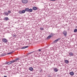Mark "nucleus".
Returning a JSON list of instances; mask_svg holds the SVG:
<instances>
[{
	"mask_svg": "<svg viewBox=\"0 0 77 77\" xmlns=\"http://www.w3.org/2000/svg\"><path fill=\"white\" fill-rule=\"evenodd\" d=\"M8 14H10L11 12V11H8Z\"/></svg>",
	"mask_w": 77,
	"mask_h": 77,
	"instance_id": "cd10ccee",
	"label": "nucleus"
},
{
	"mask_svg": "<svg viewBox=\"0 0 77 77\" xmlns=\"http://www.w3.org/2000/svg\"><path fill=\"white\" fill-rule=\"evenodd\" d=\"M51 38V36H50V35H49L47 38V39H50V38Z\"/></svg>",
	"mask_w": 77,
	"mask_h": 77,
	"instance_id": "6ab92c4d",
	"label": "nucleus"
},
{
	"mask_svg": "<svg viewBox=\"0 0 77 77\" xmlns=\"http://www.w3.org/2000/svg\"><path fill=\"white\" fill-rule=\"evenodd\" d=\"M69 74L70 75H74V73L73 72H69Z\"/></svg>",
	"mask_w": 77,
	"mask_h": 77,
	"instance_id": "6e6552de",
	"label": "nucleus"
},
{
	"mask_svg": "<svg viewBox=\"0 0 77 77\" xmlns=\"http://www.w3.org/2000/svg\"><path fill=\"white\" fill-rule=\"evenodd\" d=\"M12 36H13V37H16L17 36V35H13Z\"/></svg>",
	"mask_w": 77,
	"mask_h": 77,
	"instance_id": "393cba45",
	"label": "nucleus"
},
{
	"mask_svg": "<svg viewBox=\"0 0 77 77\" xmlns=\"http://www.w3.org/2000/svg\"><path fill=\"white\" fill-rule=\"evenodd\" d=\"M49 35L50 36H51V37H52V36H53V33H51Z\"/></svg>",
	"mask_w": 77,
	"mask_h": 77,
	"instance_id": "dca6fc26",
	"label": "nucleus"
},
{
	"mask_svg": "<svg viewBox=\"0 0 77 77\" xmlns=\"http://www.w3.org/2000/svg\"><path fill=\"white\" fill-rule=\"evenodd\" d=\"M4 14H5V15H6L7 16H8V15H9V13H7L6 12H5Z\"/></svg>",
	"mask_w": 77,
	"mask_h": 77,
	"instance_id": "4468645a",
	"label": "nucleus"
},
{
	"mask_svg": "<svg viewBox=\"0 0 77 77\" xmlns=\"http://www.w3.org/2000/svg\"><path fill=\"white\" fill-rule=\"evenodd\" d=\"M49 1H52V2H54V1H56V0H49Z\"/></svg>",
	"mask_w": 77,
	"mask_h": 77,
	"instance_id": "c85d7f7f",
	"label": "nucleus"
},
{
	"mask_svg": "<svg viewBox=\"0 0 77 77\" xmlns=\"http://www.w3.org/2000/svg\"><path fill=\"white\" fill-rule=\"evenodd\" d=\"M69 54L70 56H73V54L72 53V52L69 53Z\"/></svg>",
	"mask_w": 77,
	"mask_h": 77,
	"instance_id": "2eb2a0df",
	"label": "nucleus"
},
{
	"mask_svg": "<svg viewBox=\"0 0 77 77\" xmlns=\"http://www.w3.org/2000/svg\"><path fill=\"white\" fill-rule=\"evenodd\" d=\"M18 59H19V58H16L15 59L16 60H16H16H18Z\"/></svg>",
	"mask_w": 77,
	"mask_h": 77,
	"instance_id": "bb28decb",
	"label": "nucleus"
},
{
	"mask_svg": "<svg viewBox=\"0 0 77 77\" xmlns=\"http://www.w3.org/2000/svg\"><path fill=\"white\" fill-rule=\"evenodd\" d=\"M12 53V52L8 53H7V54H11V53Z\"/></svg>",
	"mask_w": 77,
	"mask_h": 77,
	"instance_id": "a878e982",
	"label": "nucleus"
},
{
	"mask_svg": "<svg viewBox=\"0 0 77 77\" xmlns=\"http://www.w3.org/2000/svg\"><path fill=\"white\" fill-rule=\"evenodd\" d=\"M22 2L23 3H24L25 4L27 3L28 2L27 0H22Z\"/></svg>",
	"mask_w": 77,
	"mask_h": 77,
	"instance_id": "7ed1b4c3",
	"label": "nucleus"
},
{
	"mask_svg": "<svg viewBox=\"0 0 77 77\" xmlns=\"http://www.w3.org/2000/svg\"><path fill=\"white\" fill-rule=\"evenodd\" d=\"M29 12H32V11H33V10L32 9H29Z\"/></svg>",
	"mask_w": 77,
	"mask_h": 77,
	"instance_id": "a211bd4d",
	"label": "nucleus"
},
{
	"mask_svg": "<svg viewBox=\"0 0 77 77\" xmlns=\"http://www.w3.org/2000/svg\"><path fill=\"white\" fill-rule=\"evenodd\" d=\"M6 53H4L2 54L1 55V56H6Z\"/></svg>",
	"mask_w": 77,
	"mask_h": 77,
	"instance_id": "f3484780",
	"label": "nucleus"
},
{
	"mask_svg": "<svg viewBox=\"0 0 77 77\" xmlns=\"http://www.w3.org/2000/svg\"><path fill=\"white\" fill-rule=\"evenodd\" d=\"M63 35H64L65 36H66V35H67V32L66 31H64L63 32Z\"/></svg>",
	"mask_w": 77,
	"mask_h": 77,
	"instance_id": "20e7f679",
	"label": "nucleus"
},
{
	"mask_svg": "<svg viewBox=\"0 0 77 77\" xmlns=\"http://www.w3.org/2000/svg\"><path fill=\"white\" fill-rule=\"evenodd\" d=\"M4 20L5 21H8L9 20V18L8 17H6L4 19Z\"/></svg>",
	"mask_w": 77,
	"mask_h": 77,
	"instance_id": "423d86ee",
	"label": "nucleus"
},
{
	"mask_svg": "<svg viewBox=\"0 0 77 77\" xmlns=\"http://www.w3.org/2000/svg\"><path fill=\"white\" fill-rule=\"evenodd\" d=\"M15 62H16V60H14L11 61H9L7 63H6V64H7L8 65H11V64H12V63H15Z\"/></svg>",
	"mask_w": 77,
	"mask_h": 77,
	"instance_id": "f257e3e1",
	"label": "nucleus"
},
{
	"mask_svg": "<svg viewBox=\"0 0 77 77\" xmlns=\"http://www.w3.org/2000/svg\"><path fill=\"white\" fill-rule=\"evenodd\" d=\"M2 41L5 43H6L8 42V40L5 38H3L2 40Z\"/></svg>",
	"mask_w": 77,
	"mask_h": 77,
	"instance_id": "f03ea898",
	"label": "nucleus"
},
{
	"mask_svg": "<svg viewBox=\"0 0 77 77\" xmlns=\"http://www.w3.org/2000/svg\"><path fill=\"white\" fill-rule=\"evenodd\" d=\"M38 51H41V49H39Z\"/></svg>",
	"mask_w": 77,
	"mask_h": 77,
	"instance_id": "c756f323",
	"label": "nucleus"
},
{
	"mask_svg": "<svg viewBox=\"0 0 77 77\" xmlns=\"http://www.w3.org/2000/svg\"><path fill=\"white\" fill-rule=\"evenodd\" d=\"M57 42V40H56L53 42V43H54H54H56V42Z\"/></svg>",
	"mask_w": 77,
	"mask_h": 77,
	"instance_id": "aec40b11",
	"label": "nucleus"
},
{
	"mask_svg": "<svg viewBox=\"0 0 77 77\" xmlns=\"http://www.w3.org/2000/svg\"><path fill=\"white\" fill-rule=\"evenodd\" d=\"M4 77H7V76H4Z\"/></svg>",
	"mask_w": 77,
	"mask_h": 77,
	"instance_id": "2f4dec72",
	"label": "nucleus"
},
{
	"mask_svg": "<svg viewBox=\"0 0 77 77\" xmlns=\"http://www.w3.org/2000/svg\"><path fill=\"white\" fill-rule=\"evenodd\" d=\"M28 47H29V46H25L24 47L22 48L21 49H25V48H28Z\"/></svg>",
	"mask_w": 77,
	"mask_h": 77,
	"instance_id": "f8f14e48",
	"label": "nucleus"
},
{
	"mask_svg": "<svg viewBox=\"0 0 77 77\" xmlns=\"http://www.w3.org/2000/svg\"><path fill=\"white\" fill-rule=\"evenodd\" d=\"M25 10L26 12H29V8H26L25 9Z\"/></svg>",
	"mask_w": 77,
	"mask_h": 77,
	"instance_id": "9b49d317",
	"label": "nucleus"
},
{
	"mask_svg": "<svg viewBox=\"0 0 77 77\" xmlns=\"http://www.w3.org/2000/svg\"><path fill=\"white\" fill-rule=\"evenodd\" d=\"M77 32V29H75L74 30V32Z\"/></svg>",
	"mask_w": 77,
	"mask_h": 77,
	"instance_id": "412c9836",
	"label": "nucleus"
},
{
	"mask_svg": "<svg viewBox=\"0 0 77 77\" xmlns=\"http://www.w3.org/2000/svg\"><path fill=\"white\" fill-rule=\"evenodd\" d=\"M40 30H44V28H40Z\"/></svg>",
	"mask_w": 77,
	"mask_h": 77,
	"instance_id": "b1692460",
	"label": "nucleus"
},
{
	"mask_svg": "<svg viewBox=\"0 0 77 77\" xmlns=\"http://www.w3.org/2000/svg\"><path fill=\"white\" fill-rule=\"evenodd\" d=\"M26 12V10H23L21 11H20L19 12L20 14H24Z\"/></svg>",
	"mask_w": 77,
	"mask_h": 77,
	"instance_id": "39448f33",
	"label": "nucleus"
},
{
	"mask_svg": "<svg viewBox=\"0 0 77 77\" xmlns=\"http://www.w3.org/2000/svg\"><path fill=\"white\" fill-rule=\"evenodd\" d=\"M60 38H58L57 39V41H59V40H60Z\"/></svg>",
	"mask_w": 77,
	"mask_h": 77,
	"instance_id": "4be33fe9",
	"label": "nucleus"
},
{
	"mask_svg": "<svg viewBox=\"0 0 77 77\" xmlns=\"http://www.w3.org/2000/svg\"><path fill=\"white\" fill-rule=\"evenodd\" d=\"M33 10H34V11H36V10H37L38 9V8H37L36 7H33L32 8Z\"/></svg>",
	"mask_w": 77,
	"mask_h": 77,
	"instance_id": "0eeeda50",
	"label": "nucleus"
},
{
	"mask_svg": "<svg viewBox=\"0 0 77 77\" xmlns=\"http://www.w3.org/2000/svg\"><path fill=\"white\" fill-rule=\"evenodd\" d=\"M48 77H51V76H50V75H49L48 76Z\"/></svg>",
	"mask_w": 77,
	"mask_h": 77,
	"instance_id": "7c9ffc66",
	"label": "nucleus"
},
{
	"mask_svg": "<svg viewBox=\"0 0 77 77\" xmlns=\"http://www.w3.org/2000/svg\"><path fill=\"white\" fill-rule=\"evenodd\" d=\"M29 69L30 70V71H33V68L32 67H30L29 68Z\"/></svg>",
	"mask_w": 77,
	"mask_h": 77,
	"instance_id": "ddd939ff",
	"label": "nucleus"
},
{
	"mask_svg": "<svg viewBox=\"0 0 77 77\" xmlns=\"http://www.w3.org/2000/svg\"><path fill=\"white\" fill-rule=\"evenodd\" d=\"M54 70L55 72H57L58 71V70L56 68H54Z\"/></svg>",
	"mask_w": 77,
	"mask_h": 77,
	"instance_id": "9d476101",
	"label": "nucleus"
},
{
	"mask_svg": "<svg viewBox=\"0 0 77 77\" xmlns=\"http://www.w3.org/2000/svg\"><path fill=\"white\" fill-rule=\"evenodd\" d=\"M64 62L68 64L69 63V61L67 60H64Z\"/></svg>",
	"mask_w": 77,
	"mask_h": 77,
	"instance_id": "1a4fd4ad",
	"label": "nucleus"
},
{
	"mask_svg": "<svg viewBox=\"0 0 77 77\" xmlns=\"http://www.w3.org/2000/svg\"><path fill=\"white\" fill-rule=\"evenodd\" d=\"M33 53V52H32L30 53H28L27 54H31V53Z\"/></svg>",
	"mask_w": 77,
	"mask_h": 77,
	"instance_id": "5701e85b",
	"label": "nucleus"
}]
</instances>
